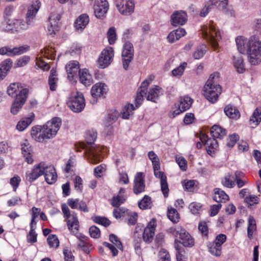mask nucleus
<instances>
[{"label": "nucleus", "mask_w": 261, "mask_h": 261, "mask_svg": "<svg viewBox=\"0 0 261 261\" xmlns=\"http://www.w3.org/2000/svg\"><path fill=\"white\" fill-rule=\"evenodd\" d=\"M236 42L241 54L248 55L249 61L252 65H257L261 62V39L253 40L238 36L236 38Z\"/></svg>", "instance_id": "nucleus-1"}, {"label": "nucleus", "mask_w": 261, "mask_h": 261, "mask_svg": "<svg viewBox=\"0 0 261 261\" xmlns=\"http://www.w3.org/2000/svg\"><path fill=\"white\" fill-rule=\"evenodd\" d=\"M97 137V133L95 130H88L86 132L85 140L89 145L87 146L85 144L81 143L76 147L77 151L84 150L87 159L93 164H97L103 159V156L101 154V148L94 144Z\"/></svg>", "instance_id": "nucleus-2"}, {"label": "nucleus", "mask_w": 261, "mask_h": 261, "mask_svg": "<svg viewBox=\"0 0 261 261\" xmlns=\"http://www.w3.org/2000/svg\"><path fill=\"white\" fill-rule=\"evenodd\" d=\"M202 36L211 45L214 50L219 48V43L222 39V31L213 21H210L201 28Z\"/></svg>", "instance_id": "nucleus-3"}, {"label": "nucleus", "mask_w": 261, "mask_h": 261, "mask_svg": "<svg viewBox=\"0 0 261 261\" xmlns=\"http://www.w3.org/2000/svg\"><path fill=\"white\" fill-rule=\"evenodd\" d=\"M215 77H218V73L212 74L204 87V95L211 102L215 103L221 93L220 86L214 82Z\"/></svg>", "instance_id": "nucleus-4"}, {"label": "nucleus", "mask_w": 261, "mask_h": 261, "mask_svg": "<svg viewBox=\"0 0 261 261\" xmlns=\"http://www.w3.org/2000/svg\"><path fill=\"white\" fill-rule=\"evenodd\" d=\"M61 124V119L59 117H55L42 125L43 132L42 133L43 140L54 138L59 130Z\"/></svg>", "instance_id": "nucleus-5"}, {"label": "nucleus", "mask_w": 261, "mask_h": 261, "mask_svg": "<svg viewBox=\"0 0 261 261\" xmlns=\"http://www.w3.org/2000/svg\"><path fill=\"white\" fill-rule=\"evenodd\" d=\"M67 104L73 112L75 113L81 112L85 107V99L83 94L77 92L75 94L71 95L68 98Z\"/></svg>", "instance_id": "nucleus-6"}, {"label": "nucleus", "mask_w": 261, "mask_h": 261, "mask_svg": "<svg viewBox=\"0 0 261 261\" xmlns=\"http://www.w3.org/2000/svg\"><path fill=\"white\" fill-rule=\"evenodd\" d=\"M134 56V49L133 44L125 42L123 45L122 51V62L123 68L127 70Z\"/></svg>", "instance_id": "nucleus-7"}, {"label": "nucleus", "mask_w": 261, "mask_h": 261, "mask_svg": "<svg viewBox=\"0 0 261 261\" xmlns=\"http://www.w3.org/2000/svg\"><path fill=\"white\" fill-rule=\"evenodd\" d=\"M115 3L118 11L123 15L129 16L134 12V0H115Z\"/></svg>", "instance_id": "nucleus-8"}, {"label": "nucleus", "mask_w": 261, "mask_h": 261, "mask_svg": "<svg viewBox=\"0 0 261 261\" xmlns=\"http://www.w3.org/2000/svg\"><path fill=\"white\" fill-rule=\"evenodd\" d=\"M30 49V46L27 45L18 47H12L11 46H4L0 48V55L8 57H14L23 54Z\"/></svg>", "instance_id": "nucleus-9"}, {"label": "nucleus", "mask_w": 261, "mask_h": 261, "mask_svg": "<svg viewBox=\"0 0 261 261\" xmlns=\"http://www.w3.org/2000/svg\"><path fill=\"white\" fill-rule=\"evenodd\" d=\"M114 57V50L111 46L106 47L101 53L97 60L98 66L101 68L108 67L112 62Z\"/></svg>", "instance_id": "nucleus-10"}, {"label": "nucleus", "mask_w": 261, "mask_h": 261, "mask_svg": "<svg viewBox=\"0 0 261 261\" xmlns=\"http://www.w3.org/2000/svg\"><path fill=\"white\" fill-rule=\"evenodd\" d=\"M44 165V162H40L35 164L31 170L27 171L25 175V180L31 183L42 175L45 168Z\"/></svg>", "instance_id": "nucleus-11"}, {"label": "nucleus", "mask_w": 261, "mask_h": 261, "mask_svg": "<svg viewBox=\"0 0 261 261\" xmlns=\"http://www.w3.org/2000/svg\"><path fill=\"white\" fill-rule=\"evenodd\" d=\"M25 29L24 23L20 20L4 21L0 24V30L3 32L18 31L19 29Z\"/></svg>", "instance_id": "nucleus-12"}, {"label": "nucleus", "mask_w": 261, "mask_h": 261, "mask_svg": "<svg viewBox=\"0 0 261 261\" xmlns=\"http://www.w3.org/2000/svg\"><path fill=\"white\" fill-rule=\"evenodd\" d=\"M61 15L58 13H52L48 18L47 32L50 35H55L59 30Z\"/></svg>", "instance_id": "nucleus-13"}, {"label": "nucleus", "mask_w": 261, "mask_h": 261, "mask_svg": "<svg viewBox=\"0 0 261 261\" xmlns=\"http://www.w3.org/2000/svg\"><path fill=\"white\" fill-rule=\"evenodd\" d=\"M23 93L25 96H28L29 90L22 86L19 83H13L10 84L7 88L8 94L12 97H17Z\"/></svg>", "instance_id": "nucleus-14"}, {"label": "nucleus", "mask_w": 261, "mask_h": 261, "mask_svg": "<svg viewBox=\"0 0 261 261\" xmlns=\"http://www.w3.org/2000/svg\"><path fill=\"white\" fill-rule=\"evenodd\" d=\"M145 184L144 175L143 172H137L134 177L133 182V192L136 195L140 194L145 191Z\"/></svg>", "instance_id": "nucleus-15"}, {"label": "nucleus", "mask_w": 261, "mask_h": 261, "mask_svg": "<svg viewBox=\"0 0 261 261\" xmlns=\"http://www.w3.org/2000/svg\"><path fill=\"white\" fill-rule=\"evenodd\" d=\"M109 9V3L107 0H95L94 5V12L95 17L102 18Z\"/></svg>", "instance_id": "nucleus-16"}, {"label": "nucleus", "mask_w": 261, "mask_h": 261, "mask_svg": "<svg viewBox=\"0 0 261 261\" xmlns=\"http://www.w3.org/2000/svg\"><path fill=\"white\" fill-rule=\"evenodd\" d=\"M41 3L39 1L33 2L29 7L26 14V21L28 25H33L34 23L36 15L40 8Z\"/></svg>", "instance_id": "nucleus-17"}, {"label": "nucleus", "mask_w": 261, "mask_h": 261, "mask_svg": "<svg viewBox=\"0 0 261 261\" xmlns=\"http://www.w3.org/2000/svg\"><path fill=\"white\" fill-rule=\"evenodd\" d=\"M228 0H211L210 4H207L203 8L200 13L201 17H205L208 13L212 6H215L219 9H224L228 4Z\"/></svg>", "instance_id": "nucleus-18"}, {"label": "nucleus", "mask_w": 261, "mask_h": 261, "mask_svg": "<svg viewBox=\"0 0 261 261\" xmlns=\"http://www.w3.org/2000/svg\"><path fill=\"white\" fill-rule=\"evenodd\" d=\"M21 150L25 161L28 164H31L34 162L33 158V149L29 141L24 140L20 143Z\"/></svg>", "instance_id": "nucleus-19"}, {"label": "nucleus", "mask_w": 261, "mask_h": 261, "mask_svg": "<svg viewBox=\"0 0 261 261\" xmlns=\"http://www.w3.org/2000/svg\"><path fill=\"white\" fill-rule=\"evenodd\" d=\"M44 167L43 175L44 176L45 181L48 184L55 183L57 179V174L54 166L45 163Z\"/></svg>", "instance_id": "nucleus-20"}, {"label": "nucleus", "mask_w": 261, "mask_h": 261, "mask_svg": "<svg viewBox=\"0 0 261 261\" xmlns=\"http://www.w3.org/2000/svg\"><path fill=\"white\" fill-rule=\"evenodd\" d=\"M156 227V220L152 218L145 228L143 234V239L145 242L150 243L152 240L154 235Z\"/></svg>", "instance_id": "nucleus-21"}, {"label": "nucleus", "mask_w": 261, "mask_h": 261, "mask_svg": "<svg viewBox=\"0 0 261 261\" xmlns=\"http://www.w3.org/2000/svg\"><path fill=\"white\" fill-rule=\"evenodd\" d=\"M200 140L205 146L207 152L210 154L214 152L218 146V142L215 138H208L205 134H202L200 135Z\"/></svg>", "instance_id": "nucleus-22"}, {"label": "nucleus", "mask_w": 261, "mask_h": 261, "mask_svg": "<svg viewBox=\"0 0 261 261\" xmlns=\"http://www.w3.org/2000/svg\"><path fill=\"white\" fill-rule=\"evenodd\" d=\"M108 86L104 83H97L91 89V94L94 99L105 95L108 92Z\"/></svg>", "instance_id": "nucleus-23"}, {"label": "nucleus", "mask_w": 261, "mask_h": 261, "mask_svg": "<svg viewBox=\"0 0 261 261\" xmlns=\"http://www.w3.org/2000/svg\"><path fill=\"white\" fill-rule=\"evenodd\" d=\"M187 20V15L184 11H175L171 16V24L173 26L184 25Z\"/></svg>", "instance_id": "nucleus-24"}, {"label": "nucleus", "mask_w": 261, "mask_h": 261, "mask_svg": "<svg viewBox=\"0 0 261 261\" xmlns=\"http://www.w3.org/2000/svg\"><path fill=\"white\" fill-rule=\"evenodd\" d=\"M28 96H25L24 94L22 92L20 95L15 98L11 108V112L13 115H16L20 111L25 103Z\"/></svg>", "instance_id": "nucleus-25"}, {"label": "nucleus", "mask_w": 261, "mask_h": 261, "mask_svg": "<svg viewBox=\"0 0 261 261\" xmlns=\"http://www.w3.org/2000/svg\"><path fill=\"white\" fill-rule=\"evenodd\" d=\"M162 89L156 85L152 86L147 92L146 99L147 100L156 102L160 95L163 94Z\"/></svg>", "instance_id": "nucleus-26"}, {"label": "nucleus", "mask_w": 261, "mask_h": 261, "mask_svg": "<svg viewBox=\"0 0 261 261\" xmlns=\"http://www.w3.org/2000/svg\"><path fill=\"white\" fill-rule=\"evenodd\" d=\"M66 219L68 230L73 233L76 232L80 227L79 221L76 215L74 214Z\"/></svg>", "instance_id": "nucleus-27"}, {"label": "nucleus", "mask_w": 261, "mask_h": 261, "mask_svg": "<svg viewBox=\"0 0 261 261\" xmlns=\"http://www.w3.org/2000/svg\"><path fill=\"white\" fill-rule=\"evenodd\" d=\"M67 72L68 74V77L69 80L73 79L74 76L77 74V73L80 74V67L79 63L75 61H72L69 62L66 66Z\"/></svg>", "instance_id": "nucleus-28"}, {"label": "nucleus", "mask_w": 261, "mask_h": 261, "mask_svg": "<svg viewBox=\"0 0 261 261\" xmlns=\"http://www.w3.org/2000/svg\"><path fill=\"white\" fill-rule=\"evenodd\" d=\"M89 22V17L87 14L80 15L75 22V28L79 32H82Z\"/></svg>", "instance_id": "nucleus-29"}, {"label": "nucleus", "mask_w": 261, "mask_h": 261, "mask_svg": "<svg viewBox=\"0 0 261 261\" xmlns=\"http://www.w3.org/2000/svg\"><path fill=\"white\" fill-rule=\"evenodd\" d=\"M79 77L81 83L86 86H89L93 83L91 74H90L89 70L86 68L80 70Z\"/></svg>", "instance_id": "nucleus-30"}, {"label": "nucleus", "mask_w": 261, "mask_h": 261, "mask_svg": "<svg viewBox=\"0 0 261 261\" xmlns=\"http://www.w3.org/2000/svg\"><path fill=\"white\" fill-rule=\"evenodd\" d=\"M125 190L124 188H120L117 196H114L111 200V204L113 206L118 207L123 203L126 200L125 195Z\"/></svg>", "instance_id": "nucleus-31"}, {"label": "nucleus", "mask_w": 261, "mask_h": 261, "mask_svg": "<svg viewBox=\"0 0 261 261\" xmlns=\"http://www.w3.org/2000/svg\"><path fill=\"white\" fill-rule=\"evenodd\" d=\"M225 114L232 119L237 120L240 117V113L236 107L231 105H227L224 109Z\"/></svg>", "instance_id": "nucleus-32"}, {"label": "nucleus", "mask_w": 261, "mask_h": 261, "mask_svg": "<svg viewBox=\"0 0 261 261\" xmlns=\"http://www.w3.org/2000/svg\"><path fill=\"white\" fill-rule=\"evenodd\" d=\"M192 102L193 100L190 97L185 96L180 97L178 103L175 105V108L178 107L182 112H185L191 107Z\"/></svg>", "instance_id": "nucleus-33"}, {"label": "nucleus", "mask_w": 261, "mask_h": 261, "mask_svg": "<svg viewBox=\"0 0 261 261\" xmlns=\"http://www.w3.org/2000/svg\"><path fill=\"white\" fill-rule=\"evenodd\" d=\"M34 117V114L32 113L28 117L18 121L16 125V129L19 132L23 131L31 124Z\"/></svg>", "instance_id": "nucleus-34"}, {"label": "nucleus", "mask_w": 261, "mask_h": 261, "mask_svg": "<svg viewBox=\"0 0 261 261\" xmlns=\"http://www.w3.org/2000/svg\"><path fill=\"white\" fill-rule=\"evenodd\" d=\"M214 191L213 199L214 201L220 203V202H225L228 200L229 196L223 190L219 188H215Z\"/></svg>", "instance_id": "nucleus-35"}, {"label": "nucleus", "mask_w": 261, "mask_h": 261, "mask_svg": "<svg viewBox=\"0 0 261 261\" xmlns=\"http://www.w3.org/2000/svg\"><path fill=\"white\" fill-rule=\"evenodd\" d=\"M42 127L41 125H37L32 127L31 136L33 139L38 142H42L43 137L42 136Z\"/></svg>", "instance_id": "nucleus-36"}, {"label": "nucleus", "mask_w": 261, "mask_h": 261, "mask_svg": "<svg viewBox=\"0 0 261 261\" xmlns=\"http://www.w3.org/2000/svg\"><path fill=\"white\" fill-rule=\"evenodd\" d=\"M232 60L233 66L237 71L239 73H243L245 70V68L242 57L240 55L233 56Z\"/></svg>", "instance_id": "nucleus-37"}, {"label": "nucleus", "mask_w": 261, "mask_h": 261, "mask_svg": "<svg viewBox=\"0 0 261 261\" xmlns=\"http://www.w3.org/2000/svg\"><path fill=\"white\" fill-rule=\"evenodd\" d=\"M182 186L185 190L189 192H194L198 189V182L195 180H184Z\"/></svg>", "instance_id": "nucleus-38"}, {"label": "nucleus", "mask_w": 261, "mask_h": 261, "mask_svg": "<svg viewBox=\"0 0 261 261\" xmlns=\"http://www.w3.org/2000/svg\"><path fill=\"white\" fill-rule=\"evenodd\" d=\"M261 122V112L256 108L253 112L249 119V125L254 128L256 127Z\"/></svg>", "instance_id": "nucleus-39"}, {"label": "nucleus", "mask_w": 261, "mask_h": 261, "mask_svg": "<svg viewBox=\"0 0 261 261\" xmlns=\"http://www.w3.org/2000/svg\"><path fill=\"white\" fill-rule=\"evenodd\" d=\"M58 81V79L57 77L56 70L53 68L50 70V74L48 78V84L50 90L55 91L56 90Z\"/></svg>", "instance_id": "nucleus-40"}, {"label": "nucleus", "mask_w": 261, "mask_h": 261, "mask_svg": "<svg viewBox=\"0 0 261 261\" xmlns=\"http://www.w3.org/2000/svg\"><path fill=\"white\" fill-rule=\"evenodd\" d=\"M211 134L214 138H220L226 135V130L221 126L214 125L211 129Z\"/></svg>", "instance_id": "nucleus-41"}, {"label": "nucleus", "mask_w": 261, "mask_h": 261, "mask_svg": "<svg viewBox=\"0 0 261 261\" xmlns=\"http://www.w3.org/2000/svg\"><path fill=\"white\" fill-rule=\"evenodd\" d=\"M256 229V221L254 217L249 216L248 219V227H247V236L249 239H251L253 232Z\"/></svg>", "instance_id": "nucleus-42"}, {"label": "nucleus", "mask_w": 261, "mask_h": 261, "mask_svg": "<svg viewBox=\"0 0 261 261\" xmlns=\"http://www.w3.org/2000/svg\"><path fill=\"white\" fill-rule=\"evenodd\" d=\"M222 185L227 188H232L235 185L234 176L232 173L227 174L221 180Z\"/></svg>", "instance_id": "nucleus-43"}, {"label": "nucleus", "mask_w": 261, "mask_h": 261, "mask_svg": "<svg viewBox=\"0 0 261 261\" xmlns=\"http://www.w3.org/2000/svg\"><path fill=\"white\" fill-rule=\"evenodd\" d=\"M209 252L213 255L216 256H220L222 253V247L218 245L214 241L209 243L208 245Z\"/></svg>", "instance_id": "nucleus-44"}, {"label": "nucleus", "mask_w": 261, "mask_h": 261, "mask_svg": "<svg viewBox=\"0 0 261 261\" xmlns=\"http://www.w3.org/2000/svg\"><path fill=\"white\" fill-rule=\"evenodd\" d=\"M170 232L175 238V242L179 240L181 236H184L186 232V230L180 226L171 227L169 229Z\"/></svg>", "instance_id": "nucleus-45"}, {"label": "nucleus", "mask_w": 261, "mask_h": 261, "mask_svg": "<svg viewBox=\"0 0 261 261\" xmlns=\"http://www.w3.org/2000/svg\"><path fill=\"white\" fill-rule=\"evenodd\" d=\"M178 242L186 247H191L193 246L194 244L193 239L187 231L184 233V236H181V237L180 238Z\"/></svg>", "instance_id": "nucleus-46"}, {"label": "nucleus", "mask_w": 261, "mask_h": 261, "mask_svg": "<svg viewBox=\"0 0 261 261\" xmlns=\"http://www.w3.org/2000/svg\"><path fill=\"white\" fill-rule=\"evenodd\" d=\"M137 109L133 104H127L124 107L122 112L123 119H128L133 114V111Z\"/></svg>", "instance_id": "nucleus-47"}, {"label": "nucleus", "mask_w": 261, "mask_h": 261, "mask_svg": "<svg viewBox=\"0 0 261 261\" xmlns=\"http://www.w3.org/2000/svg\"><path fill=\"white\" fill-rule=\"evenodd\" d=\"M206 51V46L202 44L198 46L193 54V58L196 60H199L202 58Z\"/></svg>", "instance_id": "nucleus-48"}, {"label": "nucleus", "mask_w": 261, "mask_h": 261, "mask_svg": "<svg viewBox=\"0 0 261 261\" xmlns=\"http://www.w3.org/2000/svg\"><path fill=\"white\" fill-rule=\"evenodd\" d=\"M47 244L50 248L56 249L59 246V240L55 234H50L47 239Z\"/></svg>", "instance_id": "nucleus-49"}, {"label": "nucleus", "mask_w": 261, "mask_h": 261, "mask_svg": "<svg viewBox=\"0 0 261 261\" xmlns=\"http://www.w3.org/2000/svg\"><path fill=\"white\" fill-rule=\"evenodd\" d=\"M167 216L173 222L176 223L178 221L179 215L176 209L170 207L168 208Z\"/></svg>", "instance_id": "nucleus-50"}, {"label": "nucleus", "mask_w": 261, "mask_h": 261, "mask_svg": "<svg viewBox=\"0 0 261 261\" xmlns=\"http://www.w3.org/2000/svg\"><path fill=\"white\" fill-rule=\"evenodd\" d=\"M187 65V63L186 62H182L181 63L179 66L176 68L174 69L172 71V73L173 76L176 77H180L181 76L184 72V70Z\"/></svg>", "instance_id": "nucleus-51"}, {"label": "nucleus", "mask_w": 261, "mask_h": 261, "mask_svg": "<svg viewBox=\"0 0 261 261\" xmlns=\"http://www.w3.org/2000/svg\"><path fill=\"white\" fill-rule=\"evenodd\" d=\"M12 65L13 62L12 60L11 59H7L0 64V68L7 74L12 67Z\"/></svg>", "instance_id": "nucleus-52"}, {"label": "nucleus", "mask_w": 261, "mask_h": 261, "mask_svg": "<svg viewBox=\"0 0 261 261\" xmlns=\"http://www.w3.org/2000/svg\"><path fill=\"white\" fill-rule=\"evenodd\" d=\"M92 220L96 223L101 225L103 226H108L111 222L106 217L100 216H94L92 217Z\"/></svg>", "instance_id": "nucleus-53"}, {"label": "nucleus", "mask_w": 261, "mask_h": 261, "mask_svg": "<svg viewBox=\"0 0 261 261\" xmlns=\"http://www.w3.org/2000/svg\"><path fill=\"white\" fill-rule=\"evenodd\" d=\"M151 204V198L145 195L143 199L138 203L139 207L142 210L146 209L150 207Z\"/></svg>", "instance_id": "nucleus-54"}, {"label": "nucleus", "mask_w": 261, "mask_h": 261, "mask_svg": "<svg viewBox=\"0 0 261 261\" xmlns=\"http://www.w3.org/2000/svg\"><path fill=\"white\" fill-rule=\"evenodd\" d=\"M35 67L37 69L40 68L43 71H47L50 68V66L48 63L43 61L40 57L36 58Z\"/></svg>", "instance_id": "nucleus-55"}, {"label": "nucleus", "mask_w": 261, "mask_h": 261, "mask_svg": "<svg viewBox=\"0 0 261 261\" xmlns=\"http://www.w3.org/2000/svg\"><path fill=\"white\" fill-rule=\"evenodd\" d=\"M147 92H144L142 90H138L135 98V105L138 108L142 104L144 100V96H146Z\"/></svg>", "instance_id": "nucleus-56"}, {"label": "nucleus", "mask_w": 261, "mask_h": 261, "mask_svg": "<svg viewBox=\"0 0 261 261\" xmlns=\"http://www.w3.org/2000/svg\"><path fill=\"white\" fill-rule=\"evenodd\" d=\"M109 42L110 44H114L116 40V29L114 27L109 29L107 33Z\"/></svg>", "instance_id": "nucleus-57"}, {"label": "nucleus", "mask_w": 261, "mask_h": 261, "mask_svg": "<svg viewBox=\"0 0 261 261\" xmlns=\"http://www.w3.org/2000/svg\"><path fill=\"white\" fill-rule=\"evenodd\" d=\"M148 156L152 162L153 167L160 166L159 159L154 151H150L148 152Z\"/></svg>", "instance_id": "nucleus-58"}, {"label": "nucleus", "mask_w": 261, "mask_h": 261, "mask_svg": "<svg viewBox=\"0 0 261 261\" xmlns=\"http://www.w3.org/2000/svg\"><path fill=\"white\" fill-rule=\"evenodd\" d=\"M30 57L28 56H23L19 58L16 62V67H22L25 66L30 61Z\"/></svg>", "instance_id": "nucleus-59"}, {"label": "nucleus", "mask_w": 261, "mask_h": 261, "mask_svg": "<svg viewBox=\"0 0 261 261\" xmlns=\"http://www.w3.org/2000/svg\"><path fill=\"white\" fill-rule=\"evenodd\" d=\"M117 113L116 112L114 111L108 113L107 117L105 119L104 123L113 124L117 119Z\"/></svg>", "instance_id": "nucleus-60"}, {"label": "nucleus", "mask_w": 261, "mask_h": 261, "mask_svg": "<svg viewBox=\"0 0 261 261\" xmlns=\"http://www.w3.org/2000/svg\"><path fill=\"white\" fill-rule=\"evenodd\" d=\"M107 170V166L105 164H100L97 166L94 169V175L97 177H101L102 174L105 172Z\"/></svg>", "instance_id": "nucleus-61"}, {"label": "nucleus", "mask_w": 261, "mask_h": 261, "mask_svg": "<svg viewBox=\"0 0 261 261\" xmlns=\"http://www.w3.org/2000/svg\"><path fill=\"white\" fill-rule=\"evenodd\" d=\"M159 261H170V256L165 249H162L159 252Z\"/></svg>", "instance_id": "nucleus-62"}, {"label": "nucleus", "mask_w": 261, "mask_h": 261, "mask_svg": "<svg viewBox=\"0 0 261 261\" xmlns=\"http://www.w3.org/2000/svg\"><path fill=\"white\" fill-rule=\"evenodd\" d=\"M239 137L236 134L230 135L227 139V146L229 148L232 147L236 144L237 141L239 140Z\"/></svg>", "instance_id": "nucleus-63"}, {"label": "nucleus", "mask_w": 261, "mask_h": 261, "mask_svg": "<svg viewBox=\"0 0 261 261\" xmlns=\"http://www.w3.org/2000/svg\"><path fill=\"white\" fill-rule=\"evenodd\" d=\"M176 162L182 171H186L187 168V161L182 156L176 157Z\"/></svg>", "instance_id": "nucleus-64"}]
</instances>
